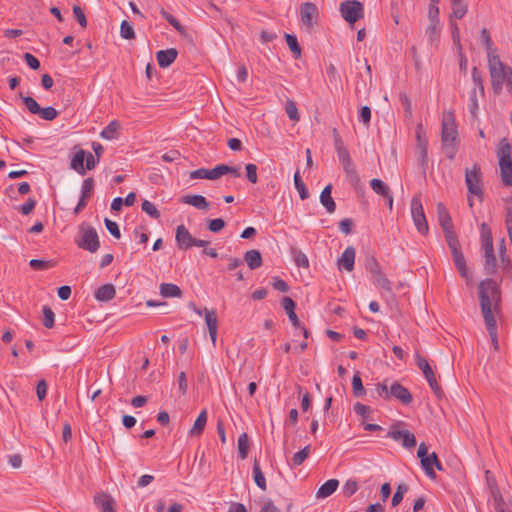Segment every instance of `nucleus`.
<instances>
[{"instance_id":"24","label":"nucleus","mask_w":512,"mask_h":512,"mask_svg":"<svg viewBox=\"0 0 512 512\" xmlns=\"http://www.w3.org/2000/svg\"><path fill=\"white\" fill-rule=\"evenodd\" d=\"M342 166L350 184L354 188H358L360 186L361 179L356 171L353 161L351 160L349 162L343 163Z\"/></svg>"},{"instance_id":"16","label":"nucleus","mask_w":512,"mask_h":512,"mask_svg":"<svg viewBox=\"0 0 512 512\" xmlns=\"http://www.w3.org/2000/svg\"><path fill=\"white\" fill-rule=\"evenodd\" d=\"M205 312V322L209 331L210 338L212 343L215 345L217 339V330H218V317L215 310L204 309Z\"/></svg>"},{"instance_id":"61","label":"nucleus","mask_w":512,"mask_h":512,"mask_svg":"<svg viewBox=\"0 0 512 512\" xmlns=\"http://www.w3.org/2000/svg\"><path fill=\"white\" fill-rule=\"evenodd\" d=\"M418 160L425 173L428 168V148L421 146V149H417Z\"/></svg>"},{"instance_id":"7","label":"nucleus","mask_w":512,"mask_h":512,"mask_svg":"<svg viewBox=\"0 0 512 512\" xmlns=\"http://www.w3.org/2000/svg\"><path fill=\"white\" fill-rule=\"evenodd\" d=\"M175 241L180 250H188L194 246L206 247L210 243L207 240L194 238L183 224L176 228Z\"/></svg>"},{"instance_id":"10","label":"nucleus","mask_w":512,"mask_h":512,"mask_svg":"<svg viewBox=\"0 0 512 512\" xmlns=\"http://www.w3.org/2000/svg\"><path fill=\"white\" fill-rule=\"evenodd\" d=\"M416 365L418 366V368L420 370H422L424 377L427 380V382H428L430 388L432 389V391L434 392V394L438 398L442 397L443 396L442 388L437 383L435 374H434L431 366L429 365L427 360L419 353H416Z\"/></svg>"},{"instance_id":"30","label":"nucleus","mask_w":512,"mask_h":512,"mask_svg":"<svg viewBox=\"0 0 512 512\" xmlns=\"http://www.w3.org/2000/svg\"><path fill=\"white\" fill-rule=\"evenodd\" d=\"M498 252L501 263L503 265V270L512 276V265L509 256L506 254V244L504 238H502L498 244Z\"/></svg>"},{"instance_id":"39","label":"nucleus","mask_w":512,"mask_h":512,"mask_svg":"<svg viewBox=\"0 0 512 512\" xmlns=\"http://www.w3.org/2000/svg\"><path fill=\"white\" fill-rule=\"evenodd\" d=\"M285 39L288 47L294 55L295 59H299L301 57V47L298 43L297 37L293 34L285 33Z\"/></svg>"},{"instance_id":"46","label":"nucleus","mask_w":512,"mask_h":512,"mask_svg":"<svg viewBox=\"0 0 512 512\" xmlns=\"http://www.w3.org/2000/svg\"><path fill=\"white\" fill-rule=\"evenodd\" d=\"M358 490V483L354 479H348L344 485L342 486L343 496L346 498H350L354 495Z\"/></svg>"},{"instance_id":"11","label":"nucleus","mask_w":512,"mask_h":512,"mask_svg":"<svg viewBox=\"0 0 512 512\" xmlns=\"http://www.w3.org/2000/svg\"><path fill=\"white\" fill-rule=\"evenodd\" d=\"M387 438H392L395 441H401L402 446L410 449L416 446L415 435L409 430H397L396 425L391 426L388 431Z\"/></svg>"},{"instance_id":"38","label":"nucleus","mask_w":512,"mask_h":512,"mask_svg":"<svg viewBox=\"0 0 512 512\" xmlns=\"http://www.w3.org/2000/svg\"><path fill=\"white\" fill-rule=\"evenodd\" d=\"M310 454V445L305 446L302 450L296 452L291 460L290 465L292 467L300 466L304 463V461L308 458Z\"/></svg>"},{"instance_id":"6","label":"nucleus","mask_w":512,"mask_h":512,"mask_svg":"<svg viewBox=\"0 0 512 512\" xmlns=\"http://www.w3.org/2000/svg\"><path fill=\"white\" fill-rule=\"evenodd\" d=\"M465 183L467 186L468 194L474 195L478 197L480 201H482L484 196V190L481 167L479 164L475 163L473 164L471 169H466Z\"/></svg>"},{"instance_id":"53","label":"nucleus","mask_w":512,"mask_h":512,"mask_svg":"<svg viewBox=\"0 0 512 512\" xmlns=\"http://www.w3.org/2000/svg\"><path fill=\"white\" fill-rule=\"evenodd\" d=\"M452 4V14L451 17L456 19H462L467 13V6L462 3V1L451 3Z\"/></svg>"},{"instance_id":"12","label":"nucleus","mask_w":512,"mask_h":512,"mask_svg":"<svg viewBox=\"0 0 512 512\" xmlns=\"http://www.w3.org/2000/svg\"><path fill=\"white\" fill-rule=\"evenodd\" d=\"M78 246L91 253L96 252L100 246L96 230L94 228L84 230L81 240L78 242Z\"/></svg>"},{"instance_id":"26","label":"nucleus","mask_w":512,"mask_h":512,"mask_svg":"<svg viewBox=\"0 0 512 512\" xmlns=\"http://www.w3.org/2000/svg\"><path fill=\"white\" fill-rule=\"evenodd\" d=\"M86 157V151L83 149H79L74 157L71 160L70 167L75 170L80 175L86 174V168L84 166V161Z\"/></svg>"},{"instance_id":"57","label":"nucleus","mask_w":512,"mask_h":512,"mask_svg":"<svg viewBox=\"0 0 512 512\" xmlns=\"http://www.w3.org/2000/svg\"><path fill=\"white\" fill-rule=\"evenodd\" d=\"M259 503L261 504L259 512H281L280 508L269 498H261Z\"/></svg>"},{"instance_id":"55","label":"nucleus","mask_w":512,"mask_h":512,"mask_svg":"<svg viewBox=\"0 0 512 512\" xmlns=\"http://www.w3.org/2000/svg\"><path fill=\"white\" fill-rule=\"evenodd\" d=\"M43 312V325L46 328H52L54 326L55 314L49 306H44Z\"/></svg>"},{"instance_id":"22","label":"nucleus","mask_w":512,"mask_h":512,"mask_svg":"<svg viewBox=\"0 0 512 512\" xmlns=\"http://www.w3.org/2000/svg\"><path fill=\"white\" fill-rule=\"evenodd\" d=\"M452 257L454 265L458 270L460 276L464 278L467 281V283H469L471 281V275L468 272L463 252L461 251L458 252L457 254H453Z\"/></svg>"},{"instance_id":"52","label":"nucleus","mask_w":512,"mask_h":512,"mask_svg":"<svg viewBox=\"0 0 512 512\" xmlns=\"http://www.w3.org/2000/svg\"><path fill=\"white\" fill-rule=\"evenodd\" d=\"M292 254L294 257V262L298 267L308 268L309 260L307 256L300 250L293 249Z\"/></svg>"},{"instance_id":"63","label":"nucleus","mask_w":512,"mask_h":512,"mask_svg":"<svg viewBox=\"0 0 512 512\" xmlns=\"http://www.w3.org/2000/svg\"><path fill=\"white\" fill-rule=\"evenodd\" d=\"M23 102L32 114H37L40 111L41 107L33 97H23Z\"/></svg>"},{"instance_id":"21","label":"nucleus","mask_w":512,"mask_h":512,"mask_svg":"<svg viewBox=\"0 0 512 512\" xmlns=\"http://www.w3.org/2000/svg\"><path fill=\"white\" fill-rule=\"evenodd\" d=\"M437 214L439 224L443 231L453 229L451 216L446 207L444 206V204L441 202L437 204Z\"/></svg>"},{"instance_id":"20","label":"nucleus","mask_w":512,"mask_h":512,"mask_svg":"<svg viewBox=\"0 0 512 512\" xmlns=\"http://www.w3.org/2000/svg\"><path fill=\"white\" fill-rule=\"evenodd\" d=\"M331 193L332 185L328 184L327 186L324 187L320 194V202L325 207L326 211L330 214L335 212L336 210V204L331 196Z\"/></svg>"},{"instance_id":"62","label":"nucleus","mask_w":512,"mask_h":512,"mask_svg":"<svg viewBox=\"0 0 512 512\" xmlns=\"http://www.w3.org/2000/svg\"><path fill=\"white\" fill-rule=\"evenodd\" d=\"M104 223L107 230L111 233V235H113L117 239L121 237L120 229L116 222L110 220L109 218H105Z\"/></svg>"},{"instance_id":"27","label":"nucleus","mask_w":512,"mask_h":512,"mask_svg":"<svg viewBox=\"0 0 512 512\" xmlns=\"http://www.w3.org/2000/svg\"><path fill=\"white\" fill-rule=\"evenodd\" d=\"M181 202L201 210H206L209 207V203L202 195H185L181 198Z\"/></svg>"},{"instance_id":"54","label":"nucleus","mask_w":512,"mask_h":512,"mask_svg":"<svg viewBox=\"0 0 512 512\" xmlns=\"http://www.w3.org/2000/svg\"><path fill=\"white\" fill-rule=\"evenodd\" d=\"M365 268L371 275L381 269L378 260L373 255L366 256Z\"/></svg>"},{"instance_id":"17","label":"nucleus","mask_w":512,"mask_h":512,"mask_svg":"<svg viewBox=\"0 0 512 512\" xmlns=\"http://www.w3.org/2000/svg\"><path fill=\"white\" fill-rule=\"evenodd\" d=\"M178 51L175 48L160 50L156 53L158 65L161 68L169 67L177 58Z\"/></svg>"},{"instance_id":"1","label":"nucleus","mask_w":512,"mask_h":512,"mask_svg":"<svg viewBox=\"0 0 512 512\" xmlns=\"http://www.w3.org/2000/svg\"><path fill=\"white\" fill-rule=\"evenodd\" d=\"M478 290L480 308L484 318L485 326L491 338L492 344L497 350V323L492 311V305H494L495 310L499 308L501 302L500 286L495 280L487 278L479 283Z\"/></svg>"},{"instance_id":"4","label":"nucleus","mask_w":512,"mask_h":512,"mask_svg":"<svg viewBox=\"0 0 512 512\" xmlns=\"http://www.w3.org/2000/svg\"><path fill=\"white\" fill-rule=\"evenodd\" d=\"M481 248L484 254V268L486 273L493 275L496 272L497 260L494 254L493 237L489 226L482 223L481 226Z\"/></svg>"},{"instance_id":"5","label":"nucleus","mask_w":512,"mask_h":512,"mask_svg":"<svg viewBox=\"0 0 512 512\" xmlns=\"http://www.w3.org/2000/svg\"><path fill=\"white\" fill-rule=\"evenodd\" d=\"M488 58V68L490 75V82L495 94H500L508 75V68L500 59L499 55L495 54Z\"/></svg>"},{"instance_id":"14","label":"nucleus","mask_w":512,"mask_h":512,"mask_svg":"<svg viewBox=\"0 0 512 512\" xmlns=\"http://www.w3.org/2000/svg\"><path fill=\"white\" fill-rule=\"evenodd\" d=\"M389 395H390V398L394 397L404 405H409L413 401V397H412V394L410 393V391L397 381H394L390 385Z\"/></svg>"},{"instance_id":"42","label":"nucleus","mask_w":512,"mask_h":512,"mask_svg":"<svg viewBox=\"0 0 512 512\" xmlns=\"http://www.w3.org/2000/svg\"><path fill=\"white\" fill-rule=\"evenodd\" d=\"M352 390L356 397H361L366 393L359 372H357L352 378Z\"/></svg>"},{"instance_id":"13","label":"nucleus","mask_w":512,"mask_h":512,"mask_svg":"<svg viewBox=\"0 0 512 512\" xmlns=\"http://www.w3.org/2000/svg\"><path fill=\"white\" fill-rule=\"evenodd\" d=\"M300 16L302 23L311 28L314 25V20L318 17V8L312 2H305L300 7Z\"/></svg>"},{"instance_id":"48","label":"nucleus","mask_w":512,"mask_h":512,"mask_svg":"<svg viewBox=\"0 0 512 512\" xmlns=\"http://www.w3.org/2000/svg\"><path fill=\"white\" fill-rule=\"evenodd\" d=\"M94 189V179L92 177L86 178L81 187V197L84 199H89L92 195Z\"/></svg>"},{"instance_id":"2","label":"nucleus","mask_w":512,"mask_h":512,"mask_svg":"<svg viewBox=\"0 0 512 512\" xmlns=\"http://www.w3.org/2000/svg\"><path fill=\"white\" fill-rule=\"evenodd\" d=\"M442 149L449 159H454L459 142L455 117L452 112L444 115L441 130Z\"/></svg>"},{"instance_id":"44","label":"nucleus","mask_w":512,"mask_h":512,"mask_svg":"<svg viewBox=\"0 0 512 512\" xmlns=\"http://www.w3.org/2000/svg\"><path fill=\"white\" fill-rule=\"evenodd\" d=\"M229 171V165L226 164H220L214 167L213 169H208V179L209 180H215L219 177L228 174Z\"/></svg>"},{"instance_id":"37","label":"nucleus","mask_w":512,"mask_h":512,"mask_svg":"<svg viewBox=\"0 0 512 512\" xmlns=\"http://www.w3.org/2000/svg\"><path fill=\"white\" fill-rule=\"evenodd\" d=\"M490 494L494 502L495 509L504 507V499L500 492V489L496 483V480H493V485L490 484Z\"/></svg>"},{"instance_id":"43","label":"nucleus","mask_w":512,"mask_h":512,"mask_svg":"<svg viewBox=\"0 0 512 512\" xmlns=\"http://www.w3.org/2000/svg\"><path fill=\"white\" fill-rule=\"evenodd\" d=\"M160 14L162 17L167 20L170 25H172L180 34L185 33L184 26L170 13H168L164 8L160 9Z\"/></svg>"},{"instance_id":"56","label":"nucleus","mask_w":512,"mask_h":512,"mask_svg":"<svg viewBox=\"0 0 512 512\" xmlns=\"http://www.w3.org/2000/svg\"><path fill=\"white\" fill-rule=\"evenodd\" d=\"M58 111L52 107L40 108V111L37 113L42 119L47 121H52L58 116Z\"/></svg>"},{"instance_id":"36","label":"nucleus","mask_w":512,"mask_h":512,"mask_svg":"<svg viewBox=\"0 0 512 512\" xmlns=\"http://www.w3.org/2000/svg\"><path fill=\"white\" fill-rule=\"evenodd\" d=\"M440 33H441L440 23L429 22V24L426 28L425 34L428 38V41L431 44H433L439 40Z\"/></svg>"},{"instance_id":"64","label":"nucleus","mask_w":512,"mask_h":512,"mask_svg":"<svg viewBox=\"0 0 512 512\" xmlns=\"http://www.w3.org/2000/svg\"><path fill=\"white\" fill-rule=\"evenodd\" d=\"M73 14H74L77 22L80 24V26L82 28H86L87 24H88L87 19H86V16L80 6L75 5L73 7Z\"/></svg>"},{"instance_id":"33","label":"nucleus","mask_w":512,"mask_h":512,"mask_svg":"<svg viewBox=\"0 0 512 512\" xmlns=\"http://www.w3.org/2000/svg\"><path fill=\"white\" fill-rule=\"evenodd\" d=\"M160 294L165 298L181 297V289L172 283H162L160 285Z\"/></svg>"},{"instance_id":"40","label":"nucleus","mask_w":512,"mask_h":512,"mask_svg":"<svg viewBox=\"0 0 512 512\" xmlns=\"http://www.w3.org/2000/svg\"><path fill=\"white\" fill-rule=\"evenodd\" d=\"M294 185L299 193L301 200H305L309 197V191L301 178L299 170L294 173Z\"/></svg>"},{"instance_id":"32","label":"nucleus","mask_w":512,"mask_h":512,"mask_svg":"<svg viewBox=\"0 0 512 512\" xmlns=\"http://www.w3.org/2000/svg\"><path fill=\"white\" fill-rule=\"evenodd\" d=\"M120 124L118 121H111L101 132V137L106 140L116 139L119 135Z\"/></svg>"},{"instance_id":"18","label":"nucleus","mask_w":512,"mask_h":512,"mask_svg":"<svg viewBox=\"0 0 512 512\" xmlns=\"http://www.w3.org/2000/svg\"><path fill=\"white\" fill-rule=\"evenodd\" d=\"M245 262L249 267L247 273H243L241 270L236 273L237 280L242 281L252 277V271L256 269V249H252L246 252L244 257Z\"/></svg>"},{"instance_id":"50","label":"nucleus","mask_w":512,"mask_h":512,"mask_svg":"<svg viewBox=\"0 0 512 512\" xmlns=\"http://www.w3.org/2000/svg\"><path fill=\"white\" fill-rule=\"evenodd\" d=\"M285 111L289 117L290 120L292 121H299L300 119V115L298 113V108H297V105L294 101L292 100H288L285 104Z\"/></svg>"},{"instance_id":"41","label":"nucleus","mask_w":512,"mask_h":512,"mask_svg":"<svg viewBox=\"0 0 512 512\" xmlns=\"http://www.w3.org/2000/svg\"><path fill=\"white\" fill-rule=\"evenodd\" d=\"M373 278H374V283L381 287L382 289L388 291V292H391L392 290V287H391V282L390 280L386 277V275L382 272V270H378V272H375L374 274H372Z\"/></svg>"},{"instance_id":"45","label":"nucleus","mask_w":512,"mask_h":512,"mask_svg":"<svg viewBox=\"0 0 512 512\" xmlns=\"http://www.w3.org/2000/svg\"><path fill=\"white\" fill-rule=\"evenodd\" d=\"M120 35L122 38L128 40L135 38V31L133 25L129 21L123 20L121 22Z\"/></svg>"},{"instance_id":"47","label":"nucleus","mask_w":512,"mask_h":512,"mask_svg":"<svg viewBox=\"0 0 512 512\" xmlns=\"http://www.w3.org/2000/svg\"><path fill=\"white\" fill-rule=\"evenodd\" d=\"M408 490H409V487L406 484H399L397 486V489H396V491L392 497V501H391V504L393 507L398 506L402 502L404 494L406 492H408Z\"/></svg>"},{"instance_id":"8","label":"nucleus","mask_w":512,"mask_h":512,"mask_svg":"<svg viewBox=\"0 0 512 512\" xmlns=\"http://www.w3.org/2000/svg\"><path fill=\"white\" fill-rule=\"evenodd\" d=\"M340 13L344 20L354 24L364 16V6L357 0H346L340 4Z\"/></svg>"},{"instance_id":"9","label":"nucleus","mask_w":512,"mask_h":512,"mask_svg":"<svg viewBox=\"0 0 512 512\" xmlns=\"http://www.w3.org/2000/svg\"><path fill=\"white\" fill-rule=\"evenodd\" d=\"M411 215L417 231L420 234L426 235L429 231V226L426 220L422 202L418 196H414L411 200Z\"/></svg>"},{"instance_id":"34","label":"nucleus","mask_w":512,"mask_h":512,"mask_svg":"<svg viewBox=\"0 0 512 512\" xmlns=\"http://www.w3.org/2000/svg\"><path fill=\"white\" fill-rule=\"evenodd\" d=\"M370 187L376 194L383 197L389 196V193L391 192L389 186L377 178H374L370 181Z\"/></svg>"},{"instance_id":"49","label":"nucleus","mask_w":512,"mask_h":512,"mask_svg":"<svg viewBox=\"0 0 512 512\" xmlns=\"http://www.w3.org/2000/svg\"><path fill=\"white\" fill-rule=\"evenodd\" d=\"M141 209L154 219H159L161 216L159 210L155 207V205L148 200H144L142 202Z\"/></svg>"},{"instance_id":"60","label":"nucleus","mask_w":512,"mask_h":512,"mask_svg":"<svg viewBox=\"0 0 512 512\" xmlns=\"http://www.w3.org/2000/svg\"><path fill=\"white\" fill-rule=\"evenodd\" d=\"M416 140H417V149H421V146H424L428 148V141L425 135V132L423 131V128L421 125H418L416 128Z\"/></svg>"},{"instance_id":"58","label":"nucleus","mask_w":512,"mask_h":512,"mask_svg":"<svg viewBox=\"0 0 512 512\" xmlns=\"http://www.w3.org/2000/svg\"><path fill=\"white\" fill-rule=\"evenodd\" d=\"M377 394L379 397L389 400L390 399V386H388V380L385 379L384 381L377 383L375 388Z\"/></svg>"},{"instance_id":"15","label":"nucleus","mask_w":512,"mask_h":512,"mask_svg":"<svg viewBox=\"0 0 512 512\" xmlns=\"http://www.w3.org/2000/svg\"><path fill=\"white\" fill-rule=\"evenodd\" d=\"M421 467L430 479L436 478V473L433 469L434 467L438 471L444 470L443 465L435 452H432L429 457L423 459Z\"/></svg>"},{"instance_id":"23","label":"nucleus","mask_w":512,"mask_h":512,"mask_svg":"<svg viewBox=\"0 0 512 512\" xmlns=\"http://www.w3.org/2000/svg\"><path fill=\"white\" fill-rule=\"evenodd\" d=\"M338 486L339 481L337 479H329L319 487L316 497L320 499L327 498L337 490Z\"/></svg>"},{"instance_id":"31","label":"nucleus","mask_w":512,"mask_h":512,"mask_svg":"<svg viewBox=\"0 0 512 512\" xmlns=\"http://www.w3.org/2000/svg\"><path fill=\"white\" fill-rule=\"evenodd\" d=\"M480 40L486 48L487 57L495 55L497 52V48L494 46V43L491 39L490 32L487 28H482L480 31Z\"/></svg>"},{"instance_id":"3","label":"nucleus","mask_w":512,"mask_h":512,"mask_svg":"<svg viewBox=\"0 0 512 512\" xmlns=\"http://www.w3.org/2000/svg\"><path fill=\"white\" fill-rule=\"evenodd\" d=\"M512 144L507 138H502L498 144L497 157L500 166L502 183L507 187H512Z\"/></svg>"},{"instance_id":"59","label":"nucleus","mask_w":512,"mask_h":512,"mask_svg":"<svg viewBox=\"0 0 512 512\" xmlns=\"http://www.w3.org/2000/svg\"><path fill=\"white\" fill-rule=\"evenodd\" d=\"M469 101V111L471 115L475 118L477 116V111L479 108L476 88H473L472 91L470 92Z\"/></svg>"},{"instance_id":"25","label":"nucleus","mask_w":512,"mask_h":512,"mask_svg":"<svg viewBox=\"0 0 512 512\" xmlns=\"http://www.w3.org/2000/svg\"><path fill=\"white\" fill-rule=\"evenodd\" d=\"M94 503L103 512H115L112 497L105 493L96 494L94 496Z\"/></svg>"},{"instance_id":"29","label":"nucleus","mask_w":512,"mask_h":512,"mask_svg":"<svg viewBox=\"0 0 512 512\" xmlns=\"http://www.w3.org/2000/svg\"><path fill=\"white\" fill-rule=\"evenodd\" d=\"M207 423V411L204 409L200 412L197 419L195 420L192 428L189 431L190 436H200Z\"/></svg>"},{"instance_id":"28","label":"nucleus","mask_w":512,"mask_h":512,"mask_svg":"<svg viewBox=\"0 0 512 512\" xmlns=\"http://www.w3.org/2000/svg\"><path fill=\"white\" fill-rule=\"evenodd\" d=\"M116 295L115 287L112 284H105L100 286L95 292V298L98 301H110Z\"/></svg>"},{"instance_id":"35","label":"nucleus","mask_w":512,"mask_h":512,"mask_svg":"<svg viewBox=\"0 0 512 512\" xmlns=\"http://www.w3.org/2000/svg\"><path fill=\"white\" fill-rule=\"evenodd\" d=\"M238 455L239 457L244 460L247 458L250 445H249V439L247 433H242L238 438Z\"/></svg>"},{"instance_id":"19","label":"nucleus","mask_w":512,"mask_h":512,"mask_svg":"<svg viewBox=\"0 0 512 512\" xmlns=\"http://www.w3.org/2000/svg\"><path fill=\"white\" fill-rule=\"evenodd\" d=\"M355 254L356 252L354 247L348 246L338 260L339 266L343 267L349 272L352 271L354 269Z\"/></svg>"},{"instance_id":"51","label":"nucleus","mask_w":512,"mask_h":512,"mask_svg":"<svg viewBox=\"0 0 512 512\" xmlns=\"http://www.w3.org/2000/svg\"><path fill=\"white\" fill-rule=\"evenodd\" d=\"M472 80L475 85L474 88L478 89L482 96H484V84H483V78L482 73L478 70L477 67H473L472 69Z\"/></svg>"}]
</instances>
